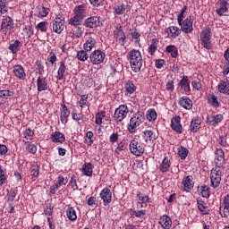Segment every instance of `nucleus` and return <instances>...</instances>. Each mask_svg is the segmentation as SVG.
Wrapping results in <instances>:
<instances>
[{"mask_svg": "<svg viewBox=\"0 0 229 229\" xmlns=\"http://www.w3.org/2000/svg\"><path fill=\"white\" fill-rule=\"evenodd\" d=\"M127 60L129 61L131 69L133 72H140L144 60L142 59V53H140V50L132 49L129 51L127 53Z\"/></svg>", "mask_w": 229, "mask_h": 229, "instance_id": "obj_1", "label": "nucleus"}, {"mask_svg": "<svg viewBox=\"0 0 229 229\" xmlns=\"http://www.w3.org/2000/svg\"><path fill=\"white\" fill-rule=\"evenodd\" d=\"M146 121V116L144 115V112L138 111L136 114H134L127 125V130L129 133H131L134 135V133H137V128L142 124Z\"/></svg>", "mask_w": 229, "mask_h": 229, "instance_id": "obj_2", "label": "nucleus"}, {"mask_svg": "<svg viewBox=\"0 0 229 229\" xmlns=\"http://www.w3.org/2000/svg\"><path fill=\"white\" fill-rule=\"evenodd\" d=\"M200 44L204 49H212V30L210 27H205L199 34Z\"/></svg>", "mask_w": 229, "mask_h": 229, "instance_id": "obj_3", "label": "nucleus"}, {"mask_svg": "<svg viewBox=\"0 0 229 229\" xmlns=\"http://www.w3.org/2000/svg\"><path fill=\"white\" fill-rule=\"evenodd\" d=\"M128 114H130V109L126 104L120 105L113 114V120L114 123L119 124V123H123L126 117H128Z\"/></svg>", "mask_w": 229, "mask_h": 229, "instance_id": "obj_4", "label": "nucleus"}, {"mask_svg": "<svg viewBox=\"0 0 229 229\" xmlns=\"http://www.w3.org/2000/svg\"><path fill=\"white\" fill-rule=\"evenodd\" d=\"M177 22L181 27V31H182V33L189 34L194 31V16L189 15L186 19L179 20Z\"/></svg>", "mask_w": 229, "mask_h": 229, "instance_id": "obj_5", "label": "nucleus"}, {"mask_svg": "<svg viewBox=\"0 0 229 229\" xmlns=\"http://www.w3.org/2000/svg\"><path fill=\"white\" fill-rule=\"evenodd\" d=\"M106 58V54L101 49H96L89 55V62L92 65H101Z\"/></svg>", "mask_w": 229, "mask_h": 229, "instance_id": "obj_6", "label": "nucleus"}, {"mask_svg": "<svg viewBox=\"0 0 229 229\" xmlns=\"http://www.w3.org/2000/svg\"><path fill=\"white\" fill-rule=\"evenodd\" d=\"M221 176H223V171L219 167H213L210 172V186L213 189H217L221 185Z\"/></svg>", "mask_w": 229, "mask_h": 229, "instance_id": "obj_7", "label": "nucleus"}, {"mask_svg": "<svg viewBox=\"0 0 229 229\" xmlns=\"http://www.w3.org/2000/svg\"><path fill=\"white\" fill-rule=\"evenodd\" d=\"M64 21L65 17H64V15H56L54 21H52V22L50 23V28H52V31H54V33H57V35H60V33L64 31V28H65Z\"/></svg>", "mask_w": 229, "mask_h": 229, "instance_id": "obj_8", "label": "nucleus"}, {"mask_svg": "<svg viewBox=\"0 0 229 229\" xmlns=\"http://www.w3.org/2000/svg\"><path fill=\"white\" fill-rule=\"evenodd\" d=\"M113 35L116 44H120V46H124V44H126L128 38L126 37V32H124V30H123L121 25L114 27Z\"/></svg>", "mask_w": 229, "mask_h": 229, "instance_id": "obj_9", "label": "nucleus"}, {"mask_svg": "<svg viewBox=\"0 0 229 229\" xmlns=\"http://www.w3.org/2000/svg\"><path fill=\"white\" fill-rule=\"evenodd\" d=\"M216 13L219 17H228L229 15V4L225 0H220L216 4Z\"/></svg>", "mask_w": 229, "mask_h": 229, "instance_id": "obj_10", "label": "nucleus"}, {"mask_svg": "<svg viewBox=\"0 0 229 229\" xmlns=\"http://www.w3.org/2000/svg\"><path fill=\"white\" fill-rule=\"evenodd\" d=\"M129 149L131 155H134L135 157H141V155H144V146L142 144L139 143L136 140H132L129 144Z\"/></svg>", "mask_w": 229, "mask_h": 229, "instance_id": "obj_11", "label": "nucleus"}, {"mask_svg": "<svg viewBox=\"0 0 229 229\" xmlns=\"http://www.w3.org/2000/svg\"><path fill=\"white\" fill-rule=\"evenodd\" d=\"M215 167H223L226 165V159L225 158V150L221 148H216L215 152Z\"/></svg>", "mask_w": 229, "mask_h": 229, "instance_id": "obj_12", "label": "nucleus"}, {"mask_svg": "<svg viewBox=\"0 0 229 229\" xmlns=\"http://www.w3.org/2000/svg\"><path fill=\"white\" fill-rule=\"evenodd\" d=\"M219 214L221 217L228 219L229 217V194L224 197L222 205L219 207Z\"/></svg>", "mask_w": 229, "mask_h": 229, "instance_id": "obj_13", "label": "nucleus"}, {"mask_svg": "<svg viewBox=\"0 0 229 229\" xmlns=\"http://www.w3.org/2000/svg\"><path fill=\"white\" fill-rule=\"evenodd\" d=\"M99 197L103 200L104 207H108L112 203V190L108 187L104 188L100 191Z\"/></svg>", "mask_w": 229, "mask_h": 229, "instance_id": "obj_14", "label": "nucleus"}, {"mask_svg": "<svg viewBox=\"0 0 229 229\" xmlns=\"http://www.w3.org/2000/svg\"><path fill=\"white\" fill-rule=\"evenodd\" d=\"M171 128L174 131H176L179 135L183 133V127L182 126V118L180 115H175L171 120Z\"/></svg>", "mask_w": 229, "mask_h": 229, "instance_id": "obj_15", "label": "nucleus"}, {"mask_svg": "<svg viewBox=\"0 0 229 229\" xmlns=\"http://www.w3.org/2000/svg\"><path fill=\"white\" fill-rule=\"evenodd\" d=\"M71 115V110L67 108L65 103L61 104L60 108V121L62 124H67L69 123V117Z\"/></svg>", "mask_w": 229, "mask_h": 229, "instance_id": "obj_16", "label": "nucleus"}, {"mask_svg": "<svg viewBox=\"0 0 229 229\" xmlns=\"http://www.w3.org/2000/svg\"><path fill=\"white\" fill-rule=\"evenodd\" d=\"M142 139L145 140L146 144L153 143L158 136H157V132L151 130H146L141 132Z\"/></svg>", "mask_w": 229, "mask_h": 229, "instance_id": "obj_17", "label": "nucleus"}, {"mask_svg": "<svg viewBox=\"0 0 229 229\" xmlns=\"http://www.w3.org/2000/svg\"><path fill=\"white\" fill-rule=\"evenodd\" d=\"M100 22L101 20H99V16H91L84 21L83 26H85V28H89L90 30H92L94 28H98Z\"/></svg>", "mask_w": 229, "mask_h": 229, "instance_id": "obj_18", "label": "nucleus"}, {"mask_svg": "<svg viewBox=\"0 0 229 229\" xmlns=\"http://www.w3.org/2000/svg\"><path fill=\"white\" fill-rule=\"evenodd\" d=\"M207 123L209 126H218L219 123H223L225 121V116L221 114L216 115H208L207 116Z\"/></svg>", "mask_w": 229, "mask_h": 229, "instance_id": "obj_19", "label": "nucleus"}, {"mask_svg": "<svg viewBox=\"0 0 229 229\" xmlns=\"http://www.w3.org/2000/svg\"><path fill=\"white\" fill-rule=\"evenodd\" d=\"M0 30L7 33L11 30H13V19L10 16H6L2 20Z\"/></svg>", "mask_w": 229, "mask_h": 229, "instance_id": "obj_20", "label": "nucleus"}, {"mask_svg": "<svg viewBox=\"0 0 229 229\" xmlns=\"http://www.w3.org/2000/svg\"><path fill=\"white\" fill-rule=\"evenodd\" d=\"M182 191L184 192H190L191 189H194V181H192V176L188 175L182 178Z\"/></svg>", "mask_w": 229, "mask_h": 229, "instance_id": "obj_21", "label": "nucleus"}, {"mask_svg": "<svg viewBox=\"0 0 229 229\" xmlns=\"http://www.w3.org/2000/svg\"><path fill=\"white\" fill-rule=\"evenodd\" d=\"M97 46L98 39H96L94 37L89 36L83 44V49L90 53L92 49H96Z\"/></svg>", "mask_w": 229, "mask_h": 229, "instance_id": "obj_22", "label": "nucleus"}, {"mask_svg": "<svg viewBox=\"0 0 229 229\" xmlns=\"http://www.w3.org/2000/svg\"><path fill=\"white\" fill-rule=\"evenodd\" d=\"M13 72L18 80H26V70H24V67L21 64H15L13 67Z\"/></svg>", "mask_w": 229, "mask_h": 229, "instance_id": "obj_23", "label": "nucleus"}, {"mask_svg": "<svg viewBox=\"0 0 229 229\" xmlns=\"http://www.w3.org/2000/svg\"><path fill=\"white\" fill-rule=\"evenodd\" d=\"M87 4H79L73 9V15H77L78 17H81V19H85V17H87Z\"/></svg>", "mask_w": 229, "mask_h": 229, "instance_id": "obj_24", "label": "nucleus"}, {"mask_svg": "<svg viewBox=\"0 0 229 229\" xmlns=\"http://www.w3.org/2000/svg\"><path fill=\"white\" fill-rule=\"evenodd\" d=\"M197 207L202 216H208L210 214V209H208V206H207V202L203 199H197Z\"/></svg>", "mask_w": 229, "mask_h": 229, "instance_id": "obj_25", "label": "nucleus"}, {"mask_svg": "<svg viewBox=\"0 0 229 229\" xmlns=\"http://www.w3.org/2000/svg\"><path fill=\"white\" fill-rule=\"evenodd\" d=\"M57 74L55 76L56 80L62 81L65 78V72L67 71V65L64 61L58 63Z\"/></svg>", "mask_w": 229, "mask_h": 229, "instance_id": "obj_26", "label": "nucleus"}, {"mask_svg": "<svg viewBox=\"0 0 229 229\" xmlns=\"http://www.w3.org/2000/svg\"><path fill=\"white\" fill-rule=\"evenodd\" d=\"M50 140L55 144H64L65 142V134L60 131H55L50 135Z\"/></svg>", "mask_w": 229, "mask_h": 229, "instance_id": "obj_27", "label": "nucleus"}, {"mask_svg": "<svg viewBox=\"0 0 229 229\" xmlns=\"http://www.w3.org/2000/svg\"><path fill=\"white\" fill-rule=\"evenodd\" d=\"M179 105L184 108V110H191L192 109V100L189 98L187 96L181 97L179 98Z\"/></svg>", "mask_w": 229, "mask_h": 229, "instance_id": "obj_28", "label": "nucleus"}, {"mask_svg": "<svg viewBox=\"0 0 229 229\" xmlns=\"http://www.w3.org/2000/svg\"><path fill=\"white\" fill-rule=\"evenodd\" d=\"M72 38H81L83 37V28L77 26H72L70 30Z\"/></svg>", "mask_w": 229, "mask_h": 229, "instance_id": "obj_29", "label": "nucleus"}, {"mask_svg": "<svg viewBox=\"0 0 229 229\" xmlns=\"http://www.w3.org/2000/svg\"><path fill=\"white\" fill-rule=\"evenodd\" d=\"M200 128H201V119L198 117L192 118L190 123V130L191 133H197V131H199Z\"/></svg>", "mask_w": 229, "mask_h": 229, "instance_id": "obj_30", "label": "nucleus"}, {"mask_svg": "<svg viewBox=\"0 0 229 229\" xmlns=\"http://www.w3.org/2000/svg\"><path fill=\"white\" fill-rule=\"evenodd\" d=\"M159 225L164 229H170L173 226V220L167 215H164L159 218Z\"/></svg>", "mask_w": 229, "mask_h": 229, "instance_id": "obj_31", "label": "nucleus"}, {"mask_svg": "<svg viewBox=\"0 0 229 229\" xmlns=\"http://www.w3.org/2000/svg\"><path fill=\"white\" fill-rule=\"evenodd\" d=\"M37 89L38 92H44V90H47V79L46 77H38L37 80Z\"/></svg>", "mask_w": 229, "mask_h": 229, "instance_id": "obj_32", "label": "nucleus"}, {"mask_svg": "<svg viewBox=\"0 0 229 229\" xmlns=\"http://www.w3.org/2000/svg\"><path fill=\"white\" fill-rule=\"evenodd\" d=\"M179 87L186 93L191 92V81H189L188 76H182V79L179 81Z\"/></svg>", "mask_w": 229, "mask_h": 229, "instance_id": "obj_33", "label": "nucleus"}, {"mask_svg": "<svg viewBox=\"0 0 229 229\" xmlns=\"http://www.w3.org/2000/svg\"><path fill=\"white\" fill-rule=\"evenodd\" d=\"M171 164L172 162L169 157H165L161 164L159 165V171L161 173H167L169 171V168L171 167Z\"/></svg>", "mask_w": 229, "mask_h": 229, "instance_id": "obj_34", "label": "nucleus"}, {"mask_svg": "<svg viewBox=\"0 0 229 229\" xmlns=\"http://www.w3.org/2000/svg\"><path fill=\"white\" fill-rule=\"evenodd\" d=\"M82 173L85 176H92V174L94 173V165L92 163L85 162L82 165Z\"/></svg>", "mask_w": 229, "mask_h": 229, "instance_id": "obj_35", "label": "nucleus"}, {"mask_svg": "<svg viewBox=\"0 0 229 229\" xmlns=\"http://www.w3.org/2000/svg\"><path fill=\"white\" fill-rule=\"evenodd\" d=\"M66 217L69 221L74 223L78 219V215L76 214V209L72 207H68L66 209Z\"/></svg>", "mask_w": 229, "mask_h": 229, "instance_id": "obj_36", "label": "nucleus"}, {"mask_svg": "<svg viewBox=\"0 0 229 229\" xmlns=\"http://www.w3.org/2000/svg\"><path fill=\"white\" fill-rule=\"evenodd\" d=\"M83 18L78 16L77 14H73V16L68 20L69 26H81Z\"/></svg>", "mask_w": 229, "mask_h": 229, "instance_id": "obj_37", "label": "nucleus"}, {"mask_svg": "<svg viewBox=\"0 0 229 229\" xmlns=\"http://www.w3.org/2000/svg\"><path fill=\"white\" fill-rule=\"evenodd\" d=\"M157 49H158V39L157 38H153L151 40V44L148 47V53L151 56L155 55V53H157Z\"/></svg>", "mask_w": 229, "mask_h": 229, "instance_id": "obj_38", "label": "nucleus"}, {"mask_svg": "<svg viewBox=\"0 0 229 229\" xmlns=\"http://www.w3.org/2000/svg\"><path fill=\"white\" fill-rule=\"evenodd\" d=\"M50 9L44 6H38L36 8V17H47L49 15Z\"/></svg>", "mask_w": 229, "mask_h": 229, "instance_id": "obj_39", "label": "nucleus"}, {"mask_svg": "<svg viewBox=\"0 0 229 229\" xmlns=\"http://www.w3.org/2000/svg\"><path fill=\"white\" fill-rule=\"evenodd\" d=\"M168 33L171 34L172 38H177L182 35V29L178 28L177 26H170L167 28Z\"/></svg>", "mask_w": 229, "mask_h": 229, "instance_id": "obj_40", "label": "nucleus"}, {"mask_svg": "<svg viewBox=\"0 0 229 229\" xmlns=\"http://www.w3.org/2000/svg\"><path fill=\"white\" fill-rule=\"evenodd\" d=\"M135 90H137V86H135L132 81H128L124 84V92H126V94L131 95L135 92Z\"/></svg>", "mask_w": 229, "mask_h": 229, "instance_id": "obj_41", "label": "nucleus"}, {"mask_svg": "<svg viewBox=\"0 0 229 229\" xmlns=\"http://www.w3.org/2000/svg\"><path fill=\"white\" fill-rule=\"evenodd\" d=\"M130 216L133 218L138 217V219H142L146 216V209L136 210L135 208H131Z\"/></svg>", "mask_w": 229, "mask_h": 229, "instance_id": "obj_42", "label": "nucleus"}, {"mask_svg": "<svg viewBox=\"0 0 229 229\" xmlns=\"http://www.w3.org/2000/svg\"><path fill=\"white\" fill-rule=\"evenodd\" d=\"M208 103L210 106L213 108H220L221 106V102L217 99V96L216 95H211L210 98H208Z\"/></svg>", "mask_w": 229, "mask_h": 229, "instance_id": "obj_43", "label": "nucleus"}, {"mask_svg": "<svg viewBox=\"0 0 229 229\" xmlns=\"http://www.w3.org/2000/svg\"><path fill=\"white\" fill-rule=\"evenodd\" d=\"M137 198L141 204V208H144V204L151 203V199L149 196L146 195L145 193L140 192L137 194Z\"/></svg>", "mask_w": 229, "mask_h": 229, "instance_id": "obj_44", "label": "nucleus"}, {"mask_svg": "<svg viewBox=\"0 0 229 229\" xmlns=\"http://www.w3.org/2000/svg\"><path fill=\"white\" fill-rule=\"evenodd\" d=\"M126 8H128V5H126L124 4H121L119 5H115L113 8L114 13L115 15H124V13H126Z\"/></svg>", "mask_w": 229, "mask_h": 229, "instance_id": "obj_45", "label": "nucleus"}, {"mask_svg": "<svg viewBox=\"0 0 229 229\" xmlns=\"http://www.w3.org/2000/svg\"><path fill=\"white\" fill-rule=\"evenodd\" d=\"M25 149L28 151V153H30L31 155H35L37 153V145L31 143L30 141L23 140Z\"/></svg>", "mask_w": 229, "mask_h": 229, "instance_id": "obj_46", "label": "nucleus"}, {"mask_svg": "<svg viewBox=\"0 0 229 229\" xmlns=\"http://www.w3.org/2000/svg\"><path fill=\"white\" fill-rule=\"evenodd\" d=\"M126 149H128V142L126 140H122L115 148L114 153H116V155H121V151H126Z\"/></svg>", "mask_w": 229, "mask_h": 229, "instance_id": "obj_47", "label": "nucleus"}, {"mask_svg": "<svg viewBox=\"0 0 229 229\" xmlns=\"http://www.w3.org/2000/svg\"><path fill=\"white\" fill-rule=\"evenodd\" d=\"M79 106H81L82 110L87 106L88 108L90 107V103H89V95L81 96V99L79 101Z\"/></svg>", "mask_w": 229, "mask_h": 229, "instance_id": "obj_48", "label": "nucleus"}, {"mask_svg": "<svg viewBox=\"0 0 229 229\" xmlns=\"http://www.w3.org/2000/svg\"><path fill=\"white\" fill-rule=\"evenodd\" d=\"M177 155L180 157L181 160H185V158L189 157V149L183 146H180L178 148Z\"/></svg>", "mask_w": 229, "mask_h": 229, "instance_id": "obj_49", "label": "nucleus"}, {"mask_svg": "<svg viewBox=\"0 0 229 229\" xmlns=\"http://www.w3.org/2000/svg\"><path fill=\"white\" fill-rule=\"evenodd\" d=\"M38 174H40V168L38 165L30 166V176L32 182H35L37 178H38Z\"/></svg>", "mask_w": 229, "mask_h": 229, "instance_id": "obj_50", "label": "nucleus"}, {"mask_svg": "<svg viewBox=\"0 0 229 229\" xmlns=\"http://www.w3.org/2000/svg\"><path fill=\"white\" fill-rule=\"evenodd\" d=\"M165 52L169 53L172 58H176L178 56V48L174 45H169L165 47Z\"/></svg>", "mask_w": 229, "mask_h": 229, "instance_id": "obj_51", "label": "nucleus"}, {"mask_svg": "<svg viewBox=\"0 0 229 229\" xmlns=\"http://www.w3.org/2000/svg\"><path fill=\"white\" fill-rule=\"evenodd\" d=\"M158 114L155 109H148L147 111V119L149 123H155Z\"/></svg>", "mask_w": 229, "mask_h": 229, "instance_id": "obj_52", "label": "nucleus"}, {"mask_svg": "<svg viewBox=\"0 0 229 229\" xmlns=\"http://www.w3.org/2000/svg\"><path fill=\"white\" fill-rule=\"evenodd\" d=\"M94 132L92 131H89L85 137H84V142L87 144V146H92L94 144Z\"/></svg>", "mask_w": 229, "mask_h": 229, "instance_id": "obj_53", "label": "nucleus"}, {"mask_svg": "<svg viewBox=\"0 0 229 229\" xmlns=\"http://www.w3.org/2000/svg\"><path fill=\"white\" fill-rule=\"evenodd\" d=\"M19 47H21V42L19 40H15L13 43L9 45L8 49L13 53V55H17Z\"/></svg>", "mask_w": 229, "mask_h": 229, "instance_id": "obj_54", "label": "nucleus"}, {"mask_svg": "<svg viewBox=\"0 0 229 229\" xmlns=\"http://www.w3.org/2000/svg\"><path fill=\"white\" fill-rule=\"evenodd\" d=\"M106 117V111H100L96 114V119L95 123L98 125L101 126L103 124V120Z\"/></svg>", "mask_w": 229, "mask_h": 229, "instance_id": "obj_55", "label": "nucleus"}, {"mask_svg": "<svg viewBox=\"0 0 229 229\" xmlns=\"http://www.w3.org/2000/svg\"><path fill=\"white\" fill-rule=\"evenodd\" d=\"M89 51L84 50H81L77 53V58L78 60H80L81 62H87V60H89V58H90V56H89Z\"/></svg>", "mask_w": 229, "mask_h": 229, "instance_id": "obj_56", "label": "nucleus"}, {"mask_svg": "<svg viewBox=\"0 0 229 229\" xmlns=\"http://www.w3.org/2000/svg\"><path fill=\"white\" fill-rule=\"evenodd\" d=\"M72 119L75 121V123H78V124H83V114L81 113H72Z\"/></svg>", "mask_w": 229, "mask_h": 229, "instance_id": "obj_57", "label": "nucleus"}, {"mask_svg": "<svg viewBox=\"0 0 229 229\" xmlns=\"http://www.w3.org/2000/svg\"><path fill=\"white\" fill-rule=\"evenodd\" d=\"M56 60H58V57H56V54L51 51L49 53V56L47 57V62H46V65H49V64H51V65H55V64H56Z\"/></svg>", "mask_w": 229, "mask_h": 229, "instance_id": "obj_58", "label": "nucleus"}, {"mask_svg": "<svg viewBox=\"0 0 229 229\" xmlns=\"http://www.w3.org/2000/svg\"><path fill=\"white\" fill-rule=\"evenodd\" d=\"M200 195L202 196V198H206L207 199H208V198H210V188L207 185L201 186Z\"/></svg>", "mask_w": 229, "mask_h": 229, "instance_id": "obj_59", "label": "nucleus"}, {"mask_svg": "<svg viewBox=\"0 0 229 229\" xmlns=\"http://www.w3.org/2000/svg\"><path fill=\"white\" fill-rule=\"evenodd\" d=\"M69 183V178L58 175L55 184L60 188L62 185H67Z\"/></svg>", "mask_w": 229, "mask_h": 229, "instance_id": "obj_60", "label": "nucleus"}, {"mask_svg": "<svg viewBox=\"0 0 229 229\" xmlns=\"http://www.w3.org/2000/svg\"><path fill=\"white\" fill-rule=\"evenodd\" d=\"M15 198H17V190H11L10 191L7 192L8 203H13Z\"/></svg>", "mask_w": 229, "mask_h": 229, "instance_id": "obj_61", "label": "nucleus"}, {"mask_svg": "<svg viewBox=\"0 0 229 229\" xmlns=\"http://www.w3.org/2000/svg\"><path fill=\"white\" fill-rule=\"evenodd\" d=\"M35 67H36V71H38V74L42 76V74H44V72H45V71H44V64H42V61L37 60Z\"/></svg>", "mask_w": 229, "mask_h": 229, "instance_id": "obj_62", "label": "nucleus"}, {"mask_svg": "<svg viewBox=\"0 0 229 229\" xmlns=\"http://www.w3.org/2000/svg\"><path fill=\"white\" fill-rule=\"evenodd\" d=\"M13 96V91L7 90V89H2L0 90V98L3 99H8V98H12Z\"/></svg>", "mask_w": 229, "mask_h": 229, "instance_id": "obj_63", "label": "nucleus"}, {"mask_svg": "<svg viewBox=\"0 0 229 229\" xmlns=\"http://www.w3.org/2000/svg\"><path fill=\"white\" fill-rule=\"evenodd\" d=\"M36 28L41 31V33H46L47 31V21H40L36 25Z\"/></svg>", "mask_w": 229, "mask_h": 229, "instance_id": "obj_64", "label": "nucleus"}]
</instances>
